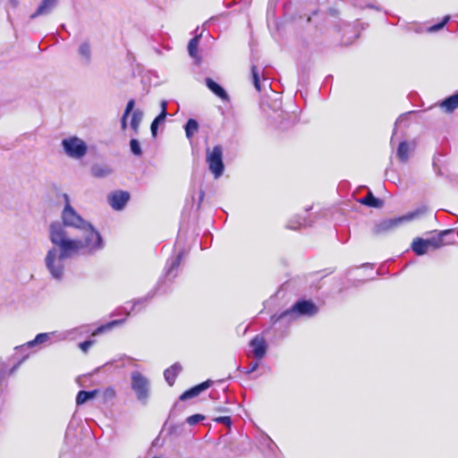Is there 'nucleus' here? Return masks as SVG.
Returning a JSON list of instances; mask_svg holds the SVG:
<instances>
[{"mask_svg": "<svg viewBox=\"0 0 458 458\" xmlns=\"http://www.w3.org/2000/svg\"><path fill=\"white\" fill-rule=\"evenodd\" d=\"M18 366H19V364H17V365L13 366V367L11 369V370H10V374H13V373L17 369Z\"/></svg>", "mask_w": 458, "mask_h": 458, "instance_id": "de8ad7c7", "label": "nucleus"}, {"mask_svg": "<svg viewBox=\"0 0 458 458\" xmlns=\"http://www.w3.org/2000/svg\"><path fill=\"white\" fill-rule=\"evenodd\" d=\"M410 148L406 141H402L397 148V157L401 162H406L409 158Z\"/></svg>", "mask_w": 458, "mask_h": 458, "instance_id": "393cba45", "label": "nucleus"}, {"mask_svg": "<svg viewBox=\"0 0 458 458\" xmlns=\"http://www.w3.org/2000/svg\"><path fill=\"white\" fill-rule=\"evenodd\" d=\"M143 113L137 109L132 112L131 119V127L134 131V132H138L140 123L142 120Z\"/></svg>", "mask_w": 458, "mask_h": 458, "instance_id": "a878e982", "label": "nucleus"}, {"mask_svg": "<svg viewBox=\"0 0 458 458\" xmlns=\"http://www.w3.org/2000/svg\"><path fill=\"white\" fill-rule=\"evenodd\" d=\"M145 302L146 301L143 300L127 301L119 310H117L115 315H130L131 312H142Z\"/></svg>", "mask_w": 458, "mask_h": 458, "instance_id": "ddd939ff", "label": "nucleus"}, {"mask_svg": "<svg viewBox=\"0 0 458 458\" xmlns=\"http://www.w3.org/2000/svg\"><path fill=\"white\" fill-rule=\"evenodd\" d=\"M165 119V117L163 114H158L151 123L150 130L153 137L157 135L159 123H162Z\"/></svg>", "mask_w": 458, "mask_h": 458, "instance_id": "473e14b6", "label": "nucleus"}, {"mask_svg": "<svg viewBox=\"0 0 458 458\" xmlns=\"http://www.w3.org/2000/svg\"><path fill=\"white\" fill-rule=\"evenodd\" d=\"M79 53L86 63H89L91 56V48L89 43L84 42L80 46Z\"/></svg>", "mask_w": 458, "mask_h": 458, "instance_id": "c85d7f7f", "label": "nucleus"}, {"mask_svg": "<svg viewBox=\"0 0 458 458\" xmlns=\"http://www.w3.org/2000/svg\"><path fill=\"white\" fill-rule=\"evenodd\" d=\"M204 196H205V192L203 190H200L199 191V203H198V208H199L200 205H201V202L203 201V199H204Z\"/></svg>", "mask_w": 458, "mask_h": 458, "instance_id": "c03bdc74", "label": "nucleus"}, {"mask_svg": "<svg viewBox=\"0 0 458 458\" xmlns=\"http://www.w3.org/2000/svg\"><path fill=\"white\" fill-rule=\"evenodd\" d=\"M161 106V112L159 114H163L165 117L167 115L166 107H167V102L165 100H162L160 103Z\"/></svg>", "mask_w": 458, "mask_h": 458, "instance_id": "79ce46f5", "label": "nucleus"}, {"mask_svg": "<svg viewBox=\"0 0 458 458\" xmlns=\"http://www.w3.org/2000/svg\"><path fill=\"white\" fill-rule=\"evenodd\" d=\"M95 344V341L94 340H87V341H84L82 343H80L79 344V347L80 349L83 352H87L88 350Z\"/></svg>", "mask_w": 458, "mask_h": 458, "instance_id": "4c0bfd02", "label": "nucleus"}, {"mask_svg": "<svg viewBox=\"0 0 458 458\" xmlns=\"http://www.w3.org/2000/svg\"><path fill=\"white\" fill-rule=\"evenodd\" d=\"M63 198L64 199L65 205L62 212L63 224L61 225L64 226V228L65 229L66 226H69L81 230L89 225V223L84 220L71 206L68 194L64 193Z\"/></svg>", "mask_w": 458, "mask_h": 458, "instance_id": "39448f33", "label": "nucleus"}, {"mask_svg": "<svg viewBox=\"0 0 458 458\" xmlns=\"http://www.w3.org/2000/svg\"><path fill=\"white\" fill-rule=\"evenodd\" d=\"M216 411L218 412H227L228 409L226 407L219 406L216 408Z\"/></svg>", "mask_w": 458, "mask_h": 458, "instance_id": "a18cd8bd", "label": "nucleus"}, {"mask_svg": "<svg viewBox=\"0 0 458 458\" xmlns=\"http://www.w3.org/2000/svg\"><path fill=\"white\" fill-rule=\"evenodd\" d=\"M206 85L207 87L218 98H220L223 100H229V96L226 93V91L216 81H214L210 78L206 79Z\"/></svg>", "mask_w": 458, "mask_h": 458, "instance_id": "f3484780", "label": "nucleus"}, {"mask_svg": "<svg viewBox=\"0 0 458 458\" xmlns=\"http://www.w3.org/2000/svg\"><path fill=\"white\" fill-rule=\"evenodd\" d=\"M131 386L136 394L139 402L146 404L149 397V380L139 371H132L131 374Z\"/></svg>", "mask_w": 458, "mask_h": 458, "instance_id": "423d86ee", "label": "nucleus"}, {"mask_svg": "<svg viewBox=\"0 0 458 458\" xmlns=\"http://www.w3.org/2000/svg\"><path fill=\"white\" fill-rule=\"evenodd\" d=\"M98 391V390H92V391H79L76 396V403L77 405H81L85 403L87 401L93 399L97 394Z\"/></svg>", "mask_w": 458, "mask_h": 458, "instance_id": "5701e85b", "label": "nucleus"}, {"mask_svg": "<svg viewBox=\"0 0 458 458\" xmlns=\"http://www.w3.org/2000/svg\"><path fill=\"white\" fill-rule=\"evenodd\" d=\"M205 420V416L204 415H201V414H194V415H191V416H189L187 419H186V422L191 425V426H193V425H196L197 423L202 421Z\"/></svg>", "mask_w": 458, "mask_h": 458, "instance_id": "f704fd0d", "label": "nucleus"}, {"mask_svg": "<svg viewBox=\"0 0 458 458\" xmlns=\"http://www.w3.org/2000/svg\"><path fill=\"white\" fill-rule=\"evenodd\" d=\"M253 355L256 359L261 360L267 352V344L262 336L256 335L250 343Z\"/></svg>", "mask_w": 458, "mask_h": 458, "instance_id": "f8f14e48", "label": "nucleus"}, {"mask_svg": "<svg viewBox=\"0 0 458 458\" xmlns=\"http://www.w3.org/2000/svg\"><path fill=\"white\" fill-rule=\"evenodd\" d=\"M89 329L88 327H80L62 332H50V333H40L37 335L34 340L28 343L29 346H34L36 344H44L47 341H64V340H75L77 337L82 335L88 334Z\"/></svg>", "mask_w": 458, "mask_h": 458, "instance_id": "7ed1b4c3", "label": "nucleus"}, {"mask_svg": "<svg viewBox=\"0 0 458 458\" xmlns=\"http://www.w3.org/2000/svg\"><path fill=\"white\" fill-rule=\"evenodd\" d=\"M182 366L180 363H174L170 368L166 369L164 372V377L169 386H173L174 384L175 378L177 375L181 372Z\"/></svg>", "mask_w": 458, "mask_h": 458, "instance_id": "a211bd4d", "label": "nucleus"}, {"mask_svg": "<svg viewBox=\"0 0 458 458\" xmlns=\"http://www.w3.org/2000/svg\"><path fill=\"white\" fill-rule=\"evenodd\" d=\"M441 107H443L448 113L455 110L458 107V93L445 98L441 103Z\"/></svg>", "mask_w": 458, "mask_h": 458, "instance_id": "4be33fe9", "label": "nucleus"}, {"mask_svg": "<svg viewBox=\"0 0 458 458\" xmlns=\"http://www.w3.org/2000/svg\"><path fill=\"white\" fill-rule=\"evenodd\" d=\"M130 148H131V151L135 156H138V157L141 156L142 150H141L140 144L138 140H136V139L131 140V141H130Z\"/></svg>", "mask_w": 458, "mask_h": 458, "instance_id": "72a5a7b5", "label": "nucleus"}, {"mask_svg": "<svg viewBox=\"0 0 458 458\" xmlns=\"http://www.w3.org/2000/svg\"><path fill=\"white\" fill-rule=\"evenodd\" d=\"M185 133L188 139H191L195 132L198 131L199 124L198 122L194 119H189L185 124Z\"/></svg>", "mask_w": 458, "mask_h": 458, "instance_id": "bb28decb", "label": "nucleus"}, {"mask_svg": "<svg viewBox=\"0 0 458 458\" xmlns=\"http://www.w3.org/2000/svg\"><path fill=\"white\" fill-rule=\"evenodd\" d=\"M49 239L53 247L45 257V266L51 277L62 281L65 276L67 260L74 256V246L65 238V230L59 222H54L49 226Z\"/></svg>", "mask_w": 458, "mask_h": 458, "instance_id": "f257e3e1", "label": "nucleus"}, {"mask_svg": "<svg viewBox=\"0 0 458 458\" xmlns=\"http://www.w3.org/2000/svg\"><path fill=\"white\" fill-rule=\"evenodd\" d=\"M8 2L13 7H16L19 3L18 0H8Z\"/></svg>", "mask_w": 458, "mask_h": 458, "instance_id": "49530a36", "label": "nucleus"}, {"mask_svg": "<svg viewBox=\"0 0 458 458\" xmlns=\"http://www.w3.org/2000/svg\"><path fill=\"white\" fill-rule=\"evenodd\" d=\"M425 212H426L425 208H418L414 211L409 212L402 216L390 218V219H385L383 221L377 223L374 225L373 233L375 234H379V233H384L392 231V230L399 227L403 223L410 222L416 218H419Z\"/></svg>", "mask_w": 458, "mask_h": 458, "instance_id": "20e7f679", "label": "nucleus"}, {"mask_svg": "<svg viewBox=\"0 0 458 458\" xmlns=\"http://www.w3.org/2000/svg\"><path fill=\"white\" fill-rule=\"evenodd\" d=\"M251 78H252V82H253L255 89L258 91H260L261 86H260V80H259V69L257 68V66H255V65L251 66Z\"/></svg>", "mask_w": 458, "mask_h": 458, "instance_id": "7c9ffc66", "label": "nucleus"}, {"mask_svg": "<svg viewBox=\"0 0 458 458\" xmlns=\"http://www.w3.org/2000/svg\"><path fill=\"white\" fill-rule=\"evenodd\" d=\"M130 199V193L124 191H115L111 192L107 200L109 205L114 210H122L124 208Z\"/></svg>", "mask_w": 458, "mask_h": 458, "instance_id": "9b49d317", "label": "nucleus"}, {"mask_svg": "<svg viewBox=\"0 0 458 458\" xmlns=\"http://www.w3.org/2000/svg\"><path fill=\"white\" fill-rule=\"evenodd\" d=\"M319 312L318 307L310 300H300L290 310L281 315H314Z\"/></svg>", "mask_w": 458, "mask_h": 458, "instance_id": "1a4fd4ad", "label": "nucleus"}, {"mask_svg": "<svg viewBox=\"0 0 458 458\" xmlns=\"http://www.w3.org/2000/svg\"><path fill=\"white\" fill-rule=\"evenodd\" d=\"M124 322H125L124 318L115 319V320H113L111 322H108V323H106L105 325H102V326L97 327L91 333V335H98L103 334V333H105L106 331H109V330L113 329L115 327L123 325Z\"/></svg>", "mask_w": 458, "mask_h": 458, "instance_id": "412c9836", "label": "nucleus"}, {"mask_svg": "<svg viewBox=\"0 0 458 458\" xmlns=\"http://www.w3.org/2000/svg\"><path fill=\"white\" fill-rule=\"evenodd\" d=\"M115 394H116V392H115L114 388H113V387H107L104 391V394H103L104 399H105L106 402V401H110L113 398H114Z\"/></svg>", "mask_w": 458, "mask_h": 458, "instance_id": "c9c22d12", "label": "nucleus"}, {"mask_svg": "<svg viewBox=\"0 0 458 458\" xmlns=\"http://www.w3.org/2000/svg\"><path fill=\"white\" fill-rule=\"evenodd\" d=\"M62 147L64 153L72 158L81 159L88 151L85 141L76 136L69 137L62 140Z\"/></svg>", "mask_w": 458, "mask_h": 458, "instance_id": "0eeeda50", "label": "nucleus"}, {"mask_svg": "<svg viewBox=\"0 0 458 458\" xmlns=\"http://www.w3.org/2000/svg\"><path fill=\"white\" fill-rule=\"evenodd\" d=\"M411 250L419 256L426 254L429 246L427 243L426 239L416 238L411 244Z\"/></svg>", "mask_w": 458, "mask_h": 458, "instance_id": "aec40b11", "label": "nucleus"}, {"mask_svg": "<svg viewBox=\"0 0 458 458\" xmlns=\"http://www.w3.org/2000/svg\"><path fill=\"white\" fill-rule=\"evenodd\" d=\"M57 5V0H41L37 10L30 16L31 20L49 14Z\"/></svg>", "mask_w": 458, "mask_h": 458, "instance_id": "4468645a", "label": "nucleus"}, {"mask_svg": "<svg viewBox=\"0 0 458 458\" xmlns=\"http://www.w3.org/2000/svg\"><path fill=\"white\" fill-rule=\"evenodd\" d=\"M127 118L128 116H125V114H123L121 119V127L123 130H125L127 127Z\"/></svg>", "mask_w": 458, "mask_h": 458, "instance_id": "37998d69", "label": "nucleus"}, {"mask_svg": "<svg viewBox=\"0 0 458 458\" xmlns=\"http://www.w3.org/2000/svg\"><path fill=\"white\" fill-rule=\"evenodd\" d=\"M113 168L108 164L96 163L90 167V174L95 178H106L112 174Z\"/></svg>", "mask_w": 458, "mask_h": 458, "instance_id": "2eb2a0df", "label": "nucleus"}, {"mask_svg": "<svg viewBox=\"0 0 458 458\" xmlns=\"http://www.w3.org/2000/svg\"><path fill=\"white\" fill-rule=\"evenodd\" d=\"M199 42V36L194 37L189 42L188 51H189V55L191 57H194V58L197 57V49H198Z\"/></svg>", "mask_w": 458, "mask_h": 458, "instance_id": "c756f323", "label": "nucleus"}, {"mask_svg": "<svg viewBox=\"0 0 458 458\" xmlns=\"http://www.w3.org/2000/svg\"><path fill=\"white\" fill-rule=\"evenodd\" d=\"M80 231L81 232L82 238L72 239L69 237L65 230V238L68 242H72L75 255L80 253L93 255L104 248L105 243L100 233L91 224L87 225Z\"/></svg>", "mask_w": 458, "mask_h": 458, "instance_id": "f03ea898", "label": "nucleus"}, {"mask_svg": "<svg viewBox=\"0 0 458 458\" xmlns=\"http://www.w3.org/2000/svg\"><path fill=\"white\" fill-rule=\"evenodd\" d=\"M134 105H135L134 99H130L128 101L125 110H124V113H123V114H125V116H129V114L132 112Z\"/></svg>", "mask_w": 458, "mask_h": 458, "instance_id": "58836bf2", "label": "nucleus"}, {"mask_svg": "<svg viewBox=\"0 0 458 458\" xmlns=\"http://www.w3.org/2000/svg\"><path fill=\"white\" fill-rule=\"evenodd\" d=\"M453 230H445L439 233L437 236H433L429 239H426L428 245L429 246V249H438L442 247L444 243V236L446 234L452 233Z\"/></svg>", "mask_w": 458, "mask_h": 458, "instance_id": "6ab92c4d", "label": "nucleus"}, {"mask_svg": "<svg viewBox=\"0 0 458 458\" xmlns=\"http://www.w3.org/2000/svg\"><path fill=\"white\" fill-rule=\"evenodd\" d=\"M258 367H259L258 361L250 362L249 365V368L246 369L245 373L250 374V373L254 372L258 369Z\"/></svg>", "mask_w": 458, "mask_h": 458, "instance_id": "a19ab883", "label": "nucleus"}, {"mask_svg": "<svg viewBox=\"0 0 458 458\" xmlns=\"http://www.w3.org/2000/svg\"><path fill=\"white\" fill-rule=\"evenodd\" d=\"M360 202L363 205L372 207V208H380L383 205V201L376 197L369 191L364 198H362Z\"/></svg>", "mask_w": 458, "mask_h": 458, "instance_id": "b1692460", "label": "nucleus"}, {"mask_svg": "<svg viewBox=\"0 0 458 458\" xmlns=\"http://www.w3.org/2000/svg\"><path fill=\"white\" fill-rule=\"evenodd\" d=\"M185 253L182 250L176 254L173 255L167 261L165 267V277L171 281L175 278L179 273L180 265L182 261Z\"/></svg>", "mask_w": 458, "mask_h": 458, "instance_id": "9d476101", "label": "nucleus"}, {"mask_svg": "<svg viewBox=\"0 0 458 458\" xmlns=\"http://www.w3.org/2000/svg\"><path fill=\"white\" fill-rule=\"evenodd\" d=\"M307 225H310V224L307 222L306 218L297 217L296 220L292 219L287 223V228L297 230L301 227H305Z\"/></svg>", "mask_w": 458, "mask_h": 458, "instance_id": "cd10ccee", "label": "nucleus"}, {"mask_svg": "<svg viewBox=\"0 0 458 458\" xmlns=\"http://www.w3.org/2000/svg\"><path fill=\"white\" fill-rule=\"evenodd\" d=\"M6 365L4 363H0V385L2 384L3 380L5 377L6 375Z\"/></svg>", "mask_w": 458, "mask_h": 458, "instance_id": "ea45409f", "label": "nucleus"}, {"mask_svg": "<svg viewBox=\"0 0 458 458\" xmlns=\"http://www.w3.org/2000/svg\"><path fill=\"white\" fill-rule=\"evenodd\" d=\"M207 163L211 173L216 179L219 178L225 170L223 163V148L221 146H215L211 150L207 149Z\"/></svg>", "mask_w": 458, "mask_h": 458, "instance_id": "6e6552de", "label": "nucleus"}, {"mask_svg": "<svg viewBox=\"0 0 458 458\" xmlns=\"http://www.w3.org/2000/svg\"><path fill=\"white\" fill-rule=\"evenodd\" d=\"M213 420L217 422V423L224 424V425H225L227 427H230L231 424H232V420H231V418L229 416L216 417V418H214Z\"/></svg>", "mask_w": 458, "mask_h": 458, "instance_id": "e433bc0d", "label": "nucleus"}, {"mask_svg": "<svg viewBox=\"0 0 458 458\" xmlns=\"http://www.w3.org/2000/svg\"><path fill=\"white\" fill-rule=\"evenodd\" d=\"M403 119V118L402 116H400V117L396 120V122H395V127H396L400 123H402Z\"/></svg>", "mask_w": 458, "mask_h": 458, "instance_id": "09e8293b", "label": "nucleus"}, {"mask_svg": "<svg viewBox=\"0 0 458 458\" xmlns=\"http://www.w3.org/2000/svg\"><path fill=\"white\" fill-rule=\"evenodd\" d=\"M449 20H450L449 15L445 16L440 22L428 27L427 31L430 32V33L438 31L448 22Z\"/></svg>", "mask_w": 458, "mask_h": 458, "instance_id": "2f4dec72", "label": "nucleus"}, {"mask_svg": "<svg viewBox=\"0 0 458 458\" xmlns=\"http://www.w3.org/2000/svg\"><path fill=\"white\" fill-rule=\"evenodd\" d=\"M211 383L212 382L210 380H207L198 386L191 387V389L185 391L180 396V399L182 401H184V400H188V399L193 398L195 396H198L201 392L208 389L210 386Z\"/></svg>", "mask_w": 458, "mask_h": 458, "instance_id": "dca6fc26", "label": "nucleus"}]
</instances>
